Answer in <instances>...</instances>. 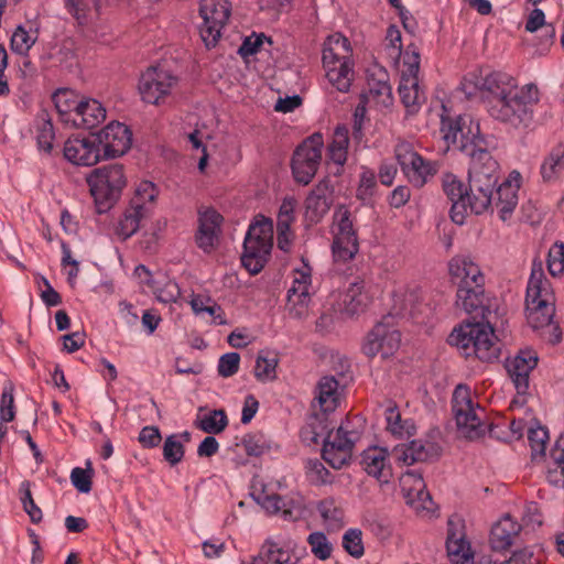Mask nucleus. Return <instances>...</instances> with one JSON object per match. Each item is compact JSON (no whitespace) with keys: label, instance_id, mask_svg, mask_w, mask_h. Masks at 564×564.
Segmentation results:
<instances>
[{"label":"nucleus","instance_id":"nucleus-64","mask_svg":"<svg viewBox=\"0 0 564 564\" xmlns=\"http://www.w3.org/2000/svg\"><path fill=\"white\" fill-rule=\"evenodd\" d=\"M499 564H541V560L530 547H524L513 552L509 560Z\"/></svg>","mask_w":564,"mask_h":564},{"label":"nucleus","instance_id":"nucleus-17","mask_svg":"<svg viewBox=\"0 0 564 564\" xmlns=\"http://www.w3.org/2000/svg\"><path fill=\"white\" fill-rule=\"evenodd\" d=\"M538 365V356L533 350H520L514 357L507 359L506 369L518 394H527L530 387V373Z\"/></svg>","mask_w":564,"mask_h":564},{"label":"nucleus","instance_id":"nucleus-63","mask_svg":"<svg viewBox=\"0 0 564 564\" xmlns=\"http://www.w3.org/2000/svg\"><path fill=\"white\" fill-rule=\"evenodd\" d=\"M162 440L159 427L154 425H148L142 427L139 433L138 441L145 448L156 447Z\"/></svg>","mask_w":564,"mask_h":564},{"label":"nucleus","instance_id":"nucleus-26","mask_svg":"<svg viewBox=\"0 0 564 564\" xmlns=\"http://www.w3.org/2000/svg\"><path fill=\"white\" fill-rule=\"evenodd\" d=\"M106 118V109L96 99L79 100L72 112V124L78 129H93Z\"/></svg>","mask_w":564,"mask_h":564},{"label":"nucleus","instance_id":"nucleus-18","mask_svg":"<svg viewBox=\"0 0 564 564\" xmlns=\"http://www.w3.org/2000/svg\"><path fill=\"white\" fill-rule=\"evenodd\" d=\"M460 149L470 158L468 176L498 184L499 164L489 151L466 144H462Z\"/></svg>","mask_w":564,"mask_h":564},{"label":"nucleus","instance_id":"nucleus-4","mask_svg":"<svg viewBox=\"0 0 564 564\" xmlns=\"http://www.w3.org/2000/svg\"><path fill=\"white\" fill-rule=\"evenodd\" d=\"M525 314L528 324L534 328L549 326L555 314L550 282L541 269H532L527 285Z\"/></svg>","mask_w":564,"mask_h":564},{"label":"nucleus","instance_id":"nucleus-58","mask_svg":"<svg viewBox=\"0 0 564 564\" xmlns=\"http://www.w3.org/2000/svg\"><path fill=\"white\" fill-rule=\"evenodd\" d=\"M296 200L293 197H285L279 209L276 229L289 230L294 221Z\"/></svg>","mask_w":564,"mask_h":564},{"label":"nucleus","instance_id":"nucleus-60","mask_svg":"<svg viewBox=\"0 0 564 564\" xmlns=\"http://www.w3.org/2000/svg\"><path fill=\"white\" fill-rule=\"evenodd\" d=\"M240 356L238 352H227L219 358L218 373L223 378L236 375L239 370Z\"/></svg>","mask_w":564,"mask_h":564},{"label":"nucleus","instance_id":"nucleus-43","mask_svg":"<svg viewBox=\"0 0 564 564\" xmlns=\"http://www.w3.org/2000/svg\"><path fill=\"white\" fill-rule=\"evenodd\" d=\"M195 425L207 434H219L228 425V417L223 409L212 410L204 415H197Z\"/></svg>","mask_w":564,"mask_h":564},{"label":"nucleus","instance_id":"nucleus-14","mask_svg":"<svg viewBox=\"0 0 564 564\" xmlns=\"http://www.w3.org/2000/svg\"><path fill=\"white\" fill-rule=\"evenodd\" d=\"M177 78L163 66H151L140 77L139 93L143 101L158 105L170 95Z\"/></svg>","mask_w":564,"mask_h":564},{"label":"nucleus","instance_id":"nucleus-21","mask_svg":"<svg viewBox=\"0 0 564 564\" xmlns=\"http://www.w3.org/2000/svg\"><path fill=\"white\" fill-rule=\"evenodd\" d=\"M333 203V187L328 180L318 182L305 199V216L318 223L328 213Z\"/></svg>","mask_w":564,"mask_h":564},{"label":"nucleus","instance_id":"nucleus-19","mask_svg":"<svg viewBox=\"0 0 564 564\" xmlns=\"http://www.w3.org/2000/svg\"><path fill=\"white\" fill-rule=\"evenodd\" d=\"M442 187L452 202L451 219L457 225H464L468 216L467 186L453 173H445L442 177Z\"/></svg>","mask_w":564,"mask_h":564},{"label":"nucleus","instance_id":"nucleus-28","mask_svg":"<svg viewBox=\"0 0 564 564\" xmlns=\"http://www.w3.org/2000/svg\"><path fill=\"white\" fill-rule=\"evenodd\" d=\"M485 283L457 288L456 305L468 314L482 315L485 310Z\"/></svg>","mask_w":564,"mask_h":564},{"label":"nucleus","instance_id":"nucleus-7","mask_svg":"<svg viewBox=\"0 0 564 564\" xmlns=\"http://www.w3.org/2000/svg\"><path fill=\"white\" fill-rule=\"evenodd\" d=\"M333 257L336 261L351 260L359 250L355 218L345 205L336 207L333 214Z\"/></svg>","mask_w":564,"mask_h":564},{"label":"nucleus","instance_id":"nucleus-49","mask_svg":"<svg viewBox=\"0 0 564 564\" xmlns=\"http://www.w3.org/2000/svg\"><path fill=\"white\" fill-rule=\"evenodd\" d=\"M377 189V180L375 172L365 169L360 173L359 184L356 192V197L364 204H370Z\"/></svg>","mask_w":564,"mask_h":564},{"label":"nucleus","instance_id":"nucleus-59","mask_svg":"<svg viewBox=\"0 0 564 564\" xmlns=\"http://www.w3.org/2000/svg\"><path fill=\"white\" fill-rule=\"evenodd\" d=\"M440 130L448 148L452 144H456L458 134L462 132L459 118L451 119L445 116H442Z\"/></svg>","mask_w":564,"mask_h":564},{"label":"nucleus","instance_id":"nucleus-3","mask_svg":"<svg viewBox=\"0 0 564 564\" xmlns=\"http://www.w3.org/2000/svg\"><path fill=\"white\" fill-rule=\"evenodd\" d=\"M99 213L110 209L127 185L123 165L112 163L93 170L86 177Z\"/></svg>","mask_w":564,"mask_h":564},{"label":"nucleus","instance_id":"nucleus-45","mask_svg":"<svg viewBox=\"0 0 564 564\" xmlns=\"http://www.w3.org/2000/svg\"><path fill=\"white\" fill-rule=\"evenodd\" d=\"M56 110L65 122H72V112L77 108L79 100L69 89H58L52 96Z\"/></svg>","mask_w":564,"mask_h":564},{"label":"nucleus","instance_id":"nucleus-51","mask_svg":"<svg viewBox=\"0 0 564 564\" xmlns=\"http://www.w3.org/2000/svg\"><path fill=\"white\" fill-rule=\"evenodd\" d=\"M341 544L344 550L354 558H360L365 554L362 532L360 529H348L343 535Z\"/></svg>","mask_w":564,"mask_h":564},{"label":"nucleus","instance_id":"nucleus-20","mask_svg":"<svg viewBox=\"0 0 564 564\" xmlns=\"http://www.w3.org/2000/svg\"><path fill=\"white\" fill-rule=\"evenodd\" d=\"M521 174L512 171L509 176L497 187L496 196H492V207L496 208L501 220L509 219L518 205V191L521 184Z\"/></svg>","mask_w":564,"mask_h":564},{"label":"nucleus","instance_id":"nucleus-31","mask_svg":"<svg viewBox=\"0 0 564 564\" xmlns=\"http://www.w3.org/2000/svg\"><path fill=\"white\" fill-rule=\"evenodd\" d=\"M350 43L339 33L329 35L323 45V66L340 65L343 61L350 59Z\"/></svg>","mask_w":564,"mask_h":564},{"label":"nucleus","instance_id":"nucleus-48","mask_svg":"<svg viewBox=\"0 0 564 564\" xmlns=\"http://www.w3.org/2000/svg\"><path fill=\"white\" fill-rule=\"evenodd\" d=\"M151 289L156 300L165 304L175 303L181 296L178 284L172 280L153 281Z\"/></svg>","mask_w":564,"mask_h":564},{"label":"nucleus","instance_id":"nucleus-5","mask_svg":"<svg viewBox=\"0 0 564 564\" xmlns=\"http://www.w3.org/2000/svg\"><path fill=\"white\" fill-rule=\"evenodd\" d=\"M452 410L459 434L470 441L482 437L488 425L484 421L485 410L471 399V391L465 384H458L452 398Z\"/></svg>","mask_w":564,"mask_h":564},{"label":"nucleus","instance_id":"nucleus-6","mask_svg":"<svg viewBox=\"0 0 564 564\" xmlns=\"http://www.w3.org/2000/svg\"><path fill=\"white\" fill-rule=\"evenodd\" d=\"M272 246V221L262 217L249 226L243 241L242 265L251 274L259 273L270 257Z\"/></svg>","mask_w":564,"mask_h":564},{"label":"nucleus","instance_id":"nucleus-8","mask_svg":"<svg viewBox=\"0 0 564 564\" xmlns=\"http://www.w3.org/2000/svg\"><path fill=\"white\" fill-rule=\"evenodd\" d=\"M420 61L419 47L409 44L403 54L398 90L403 105L413 112L425 101V94L419 84Z\"/></svg>","mask_w":564,"mask_h":564},{"label":"nucleus","instance_id":"nucleus-36","mask_svg":"<svg viewBox=\"0 0 564 564\" xmlns=\"http://www.w3.org/2000/svg\"><path fill=\"white\" fill-rule=\"evenodd\" d=\"M328 82L340 93H347L354 78V63L345 59L340 65L324 67Z\"/></svg>","mask_w":564,"mask_h":564},{"label":"nucleus","instance_id":"nucleus-44","mask_svg":"<svg viewBox=\"0 0 564 564\" xmlns=\"http://www.w3.org/2000/svg\"><path fill=\"white\" fill-rule=\"evenodd\" d=\"M145 217H148L145 213L129 205L116 228L117 236L121 240H127L138 231L141 220Z\"/></svg>","mask_w":564,"mask_h":564},{"label":"nucleus","instance_id":"nucleus-38","mask_svg":"<svg viewBox=\"0 0 564 564\" xmlns=\"http://www.w3.org/2000/svg\"><path fill=\"white\" fill-rule=\"evenodd\" d=\"M564 170V147L557 145L551 150L543 160L540 173L544 182L552 183L558 180Z\"/></svg>","mask_w":564,"mask_h":564},{"label":"nucleus","instance_id":"nucleus-23","mask_svg":"<svg viewBox=\"0 0 564 564\" xmlns=\"http://www.w3.org/2000/svg\"><path fill=\"white\" fill-rule=\"evenodd\" d=\"M395 460L402 465L411 466L415 463L426 462L438 455L437 447L431 442L413 440L394 446L392 452Z\"/></svg>","mask_w":564,"mask_h":564},{"label":"nucleus","instance_id":"nucleus-12","mask_svg":"<svg viewBox=\"0 0 564 564\" xmlns=\"http://www.w3.org/2000/svg\"><path fill=\"white\" fill-rule=\"evenodd\" d=\"M358 434L348 430L347 425H340L336 431H329L324 438L322 457L335 469L347 465L352 456V449Z\"/></svg>","mask_w":564,"mask_h":564},{"label":"nucleus","instance_id":"nucleus-52","mask_svg":"<svg viewBox=\"0 0 564 564\" xmlns=\"http://www.w3.org/2000/svg\"><path fill=\"white\" fill-rule=\"evenodd\" d=\"M93 467L90 460L86 462V468L75 467L70 471L72 485L82 494H88L91 490Z\"/></svg>","mask_w":564,"mask_h":564},{"label":"nucleus","instance_id":"nucleus-56","mask_svg":"<svg viewBox=\"0 0 564 564\" xmlns=\"http://www.w3.org/2000/svg\"><path fill=\"white\" fill-rule=\"evenodd\" d=\"M278 360L259 355L256 361L254 376L259 381L267 382L276 377Z\"/></svg>","mask_w":564,"mask_h":564},{"label":"nucleus","instance_id":"nucleus-57","mask_svg":"<svg viewBox=\"0 0 564 564\" xmlns=\"http://www.w3.org/2000/svg\"><path fill=\"white\" fill-rule=\"evenodd\" d=\"M547 270L553 276H557L564 271V243L555 242L549 250Z\"/></svg>","mask_w":564,"mask_h":564},{"label":"nucleus","instance_id":"nucleus-1","mask_svg":"<svg viewBox=\"0 0 564 564\" xmlns=\"http://www.w3.org/2000/svg\"><path fill=\"white\" fill-rule=\"evenodd\" d=\"M475 88L481 93L487 112L508 131L523 134L534 123L539 89L533 84L518 86L509 74L492 72L477 79Z\"/></svg>","mask_w":564,"mask_h":564},{"label":"nucleus","instance_id":"nucleus-53","mask_svg":"<svg viewBox=\"0 0 564 564\" xmlns=\"http://www.w3.org/2000/svg\"><path fill=\"white\" fill-rule=\"evenodd\" d=\"M163 457L171 465L175 466L184 458L185 448L178 436L169 435L163 444Z\"/></svg>","mask_w":564,"mask_h":564},{"label":"nucleus","instance_id":"nucleus-40","mask_svg":"<svg viewBox=\"0 0 564 564\" xmlns=\"http://www.w3.org/2000/svg\"><path fill=\"white\" fill-rule=\"evenodd\" d=\"M367 100L382 106H388L392 102V89L388 83V76L381 73L378 78L368 79V91L364 95Z\"/></svg>","mask_w":564,"mask_h":564},{"label":"nucleus","instance_id":"nucleus-11","mask_svg":"<svg viewBox=\"0 0 564 564\" xmlns=\"http://www.w3.org/2000/svg\"><path fill=\"white\" fill-rule=\"evenodd\" d=\"M312 269L303 261L293 270L292 285L286 293L285 310L291 318L304 319L310 314L312 296Z\"/></svg>","mask_w":564,"mask_h":564},{"label":"nucleus","instance_id":"nucleus-33","mask_svg":"<svg viewBox=\"0 0 564 564\" xmlns=\"http://www.w3.org/2000/svg\"><path fill=\"white\" fill-rule=\"evenodd\" d=\"M401 170L410 183L415 187H422L437 173L438 165L436 162L424 160L417 155V159L411 160Z\"/></svg>","mask_w":564,"mask_h":564},{"label":"nucleus","instance_id":"nucleus-41","mask_svg":"<svg viewBox=\"0 0 564 564\" xmlns=\"http://www.w3.org/2000/svg\"><path fill=\"white\" fill-rule=\"evenodd\" d=\"M387 430L398 438L409 437L415 433L414 424L409 420H402L395 405H389L384 411Z\"/></svg>","mask_w":564,"mask_h":564},{"label":"nucleus","instance_id":"nucleus-16","mask_svg":"<svg viewBox=\"0 0 564 564\" xmlns=\"http://www.w3.org/2000/svg\"><path fill=\"white\" fill-rule=\"evenodd\" d=\"M63 155L69 163L78 166H93L102 158L95 135L67 139Z\"/></svg>","mask_w":564,"mask_h":564},{"label":"nucleus","instance_id":"nucleus-27","mask_svg":"<svg viewBox=\"0 0 564 564\" xmlns=\"http://www.w3.org/2000/svg\"><path fill=\"white\" fill-rule=\"evenodd\" d=\"M198 221L196 242L199 248L209 251L218 239L223 217L216 210L207 209L199 214Z\"/></svg>","mask_w":564,"mask_h":564},{"label":"nucleus","instance_id":"nucleus-10","mask_svg":"<svg viewBox=\"0 0 564 564\" xmlns=\"http://www.w3.org/2000/svg\"><path fill=\"white\" fill-rule=\"evenodd\" d=\"M323 147V135L313 133L296 148L292 158V172L297 183L307 185L315 176L322 160Z\"/></svg>","mask_w":564,"mask_h":564},{"label":"nucleus","instance_id":"nucleus-24","mask_svg":"<svg viewBox=\"0 0 564 564\" xmlns=\"http://www.w3.org/2000/svg\"><path fill=\"white\" fill-rule=\"evenodd\" d=\"M497 184L468 176L467 207L476 215H481L492 207V196Z\"/></svg>","mask_w":564,"mask_h":564},{"label":"nucleus","instance_id":"nucleus-55","mask_svg":"<svg viewBox=\"0 0 564 564\" xmlns=\"http://www.w3.org/2000/svg\"><path fill=\"white\" fill-rule=\"evenodd\" d=\"M528 440L532 449L533 458L544 455L549 440V432L545 427H530L528 431Z\"/></svg>","mask_w":564,"mask_h":564},{"label":"nucleus","instance_id":"nucleus-37","mask_svg":"<svg viewBox=\"0 0 564 564\" xmlns=\"http://www.w3.org/2000/svg\"><path fill=\"white\" fill-rule=\"evenodd\" d=\"M349 145V131L346 126H337L333 133L332 142L327 151L329 159L337 165L343 166L347 161Z\"/></svg>","mask_w":564,"mask_h":564},{"label":"nucleus","instance_id":"nucleus-25","mask_svg":"<svg viewBox=\"0 0 564 564\" xmlns=\"http://www.w3.org/2000/svg\"><path fill=\"white\" fill-rule=\"evenodd\" d=\"M371 301L372 296L366 282L356 279L349 283V286L343 294L340 310L347 316H354L364 312Z\"/></svg>","mask_w":564,"mask_h":564},{"label":"nucleus","instance_id":"nucleus-22","mask_svg":"<svg viewBox=\"0 0 564 564\" xmlns=\"http://www.w3.org/2000/svg\"><path fill=\"white\" fill-rule=\"evenodd\" d=\"M448 271L457 288L485 283V276L479 265L469 256L457 254L453 257L448 262Z\"/></svg>","mask_w":564,"mask_h":564},{"label":"nucleus","instance_id":"nucleus-34","mask_svg":"<svg viewBox=\"0 0 564 564\" xmlns=\"http://www.w3.org/2000/svg\"><path fill=\"white\" fill-rule=\"evenodd\" d=\"M265 544L273 564H297L301 560V555L297 554V543L293 540L275 542L268 539Z\"/></svg>","mask_w":564,"mask_h":564},{"label":"nucleus","instance_id":"nucleus-30","mask_svg":"<svg viewBox=\"0 0 564 564\" xmlns=\"http://www.w3.org/2000/svg\"><path fill=\"white\" fill-rule=\"evenodd\" d=\"M453 525V520H448L447 554L453 564H471L474 554L470 544L466 541L463 533L454 531Z\"/></svg>","mask_w":564,"mask_h":564},{"label":"nucleus","instance_id":"nucleus-9","mask_svg":"<svg viewBox=\"0 0 564 564\" xmlns=\"http://www.w3.org/2000/svg\"><path fill=\"white\" fill-rule=\"evenodd\" d=\"M401 333L397 327L395 317L391 314L383 316L367 334L362 344L364 354L382 359L393 356L400 348Z\"/></svg>","mask_w":564,"mask_h":564},{"label":"nucleus","instance_id":"nucleus-39","mask_svg":"<svg viewBox=\"0 0 564 564\" xmlns=\"http://www.w3.org/2000/svg\"><path fill=\"white\" fill-rule=\"evenodd\" d=\"M43 124L37 129V151L47 158L59 154V143L56 140L54 127L51 119L42 116Z\"/></svg>","mask_w":564,"mask_h":564},{"label":"nucleus","instance_id":"nucleus-15","mask_svg":"<svg viewBox=\"0 0 564 564\" xmlns=\"http://www.w3.org/2000/svg\"><path fill=\"white\" fill-rule=\"evenodd\" d=\"M104 159H115L126 154L132 144L130 129L121 122L112 121L94 134Z\"/></svg>","mask_w":564,"mask_h":564},{"label":"nucleus","instance_id":"nucleus-32","mask_svg":"<svg viewBox=\"0 0 564 564\" xmlns=\"http://www.w3.org/2000/svg\"><path fill=\"white\" fill-rule=\"evenodd\" d=\"M521 530V525L510 516H505L491 529L490 544L496 551H502L511 546L513 539Z\"/></svg>","mask_w":564,"mask_h":564},{"label":"nucleus","instance_id":"nucleus-2","mask_svg":"<svg viewBox=\"0 0 564 564\" xmlns=\"http://www.w3.org/2000/svg\"><path fill=\"white\" fill-rule=\"evenodd\" d=\"M448 343L464 356H475L481 361L492 362L500 356V345L489 323L460 325L451 333Z\"/></svg>","mask_w":564,"mask_h":564},{"label":"nucleus","instance_id":"nucleus-29","mask_svg":"<svg viewBox=\"0 0 564 564\" xmlns=\"http://www.w3.org/2000/svg\"><path fill=\"white\" fill-rule=\"evenodd\" d=\"M388 453L381 447H370L361 455V465L365 471L380 481L387 482L390 477V468L387 464Z\"/></svg>","mask_w":564,"mask_h":564},{"label":"nucleus","instance_id":"nucleus-46","mask_svg":"<svg viewBox=\"0 0 564 564\" xmlns=\"http://www.w3.org/2000/svg\"><path fill=\"white\" fill-rule=\"evenodd\" d=\"M305 474L307 480L315 486L330 485L334 481V475L317 458L306 462Z\"/></svg>","mask_w":564,"mask_h":564},{"label":"nucleus","instance_id":"nucleus-50","mask_svg":"<svg viewBox=\"0 0 564 564\" xmlns=\"http://www.w3.org/2000/svg\"><path fill=\"white\" fill-rule=\"evenodd\" d=\"M307 543L311 546V552L316 558L326 561L332 556L333 545L324 532L316 531L311 533L307 536Z\"/></svg>","mask_w":564,"mask_h":564},{"label":"nucleus","instance_id":"nucleus-42","mask_svg":"<svg viewBox=\"0 0 564 564\" xmlns=\"http://www.w3.org/2000/svg\"><path fill=\"white\" fill-rule=\"evenodd\" d=\"M156 197V186L150 181H143L135 188L134 195L130 200V206L145 213L149 216L153 209Z\"/></svg>","mask_w":564,"mask_h":564},{"label":"nucleus","instance_id":"nucleus-35","mask_svg":"<svg viewBox=\"0 0 564 564\" xmlns=\"http://www.w3.org/2000/svg\"><path fill=\"white\" fill-rule=\"evenodd\" d=\"M316 399L321 410L333 412L338 404V381L333 376L321 378L316 387Z\"/></svg>","mask_w":564,"mask_h":564},{"label":"nucleus","instance_id":"nucleus-54","mask_svg":"<svg viewBox=\"0 0 564 564\" xmlns=\"http://www.w3.org/2000/svg\"><path fill=\"white\" fill-rule=\"evenodd\" d=\"M34 44L35 39H32L29 32L21 25L15 29L10 41L12 52L22 56H26Z\"/></svg>","mask_w":564,"mask_h":564},{"label":"nucleus","instance_id":"nucleus-61","mask_svg":"<svg viewBox=\"0 0 564 564\" xmlns=\"http://www.w3.org/2000/svg\"><path fill=\"white\" fill-rule=\"evenodd\" d=\"M14 398L13 388L9 384L2 390L0 401V419L1 421L11 422L14 419Z\"/></svg>","mask_w":564,"mask_h":564},{"label":"nucleus","instance_id":"nucleus-62","mask_svg":"<svg viewBox=\"0 0 564 564\" xmlns=\"http://www.w3.org/2000/svg\"><path fill=\"white\" fill-rule=\"evenodd\" d=\"M66 4L69 9V12L78 20L79 23H83V20L86 18L87 13L91 9H97L98 0H65Z\"/></svg>","mask_w":564,"mask_h":564},{"label":"nucleus","instance_id":"nucleus-13","mask_svg":"<svg viewBox=\"0 0 564 564\" xmlns=\"http://www.w3.org/2000/svg\"><path fill=\"white\" fill-rule=\"evenodd\" d=\"M199 15L203 19L199 32L207 47H213L218 42L221 30L230 15V6L227 0H202Z\"/></svg>","mask_w":564,"mask_h":564},{"label":"nucleus","instance_id":"nucleus-47","mask_svg":"<svg viewBox=\"0 0 564 564\" xmlns=\"http://www.w3.org/2000/svg\"><path fill=\"white\" fill-rule=\"evenodd\" d=\"M317 510L324 522L330 528L344 525V512L333 498H326L317 505Z\"/></svg>","mask_w":564,"mask_h":564}]
</instances>
